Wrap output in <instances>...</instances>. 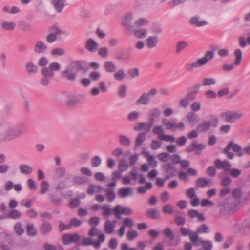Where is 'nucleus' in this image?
Segmentation results:
<instances>
[{"instance_id": "obj_1", "label": "nucleus", "mask_w": 250, "mask_h": 250, "mask_svg": "<svg viewBox=\"0 0 250 250\" xmlns=\"http://www.w3.org/2000/svg\"><path fill=\"white\" fill-rule=\"evenodd\" d=\"M2 130L0 132V142H7L16 139L27 132V127L23 122L14 123L7 117L1 125Z\"/></svg>"}, {"instance_id": "obj_2", "label": "nucleus", "mask_w": 250, "mask_h": 250, "mask_svg": "<svg viewBox=\"0 0 250 250\" xmlns=\"http://www.w3.org/2000/svg\"><path fill=\"white\" fill-rule=\"evenodd\" d=\"M48 62V60L44 56L41 57L38 61V65L42 67L41 71L42 78L40 80V83L43 86H47L50 80L54 76V71L60 69V65L57 62H52L48 67H46Z\"/></svg>"}, {"instance_id": "obj_3", "label": "nucleus", "mask_w": 250, "mask_h": 250, "mask_svg": "<svg viewBox=\"0 0 250 250\" xmlns=\"http://www.w3.org/2000/svg\"><path fill=\"white\" fill-rule=\"evenodd\" d=\"M179 231L183 236L188 235L190 241L194 246L197 247L202 245V248H200L197 250H211L212 249L213 244L211 241L203 240L201 237H199L197 233L190 231V229L182 227L180 229Z\"/></svg>"}, {"instance_id": "obj_4", "label": "nucleus", "mask_w": 250, "mask_h": 250, "mask_svg": "<svg viewBox=\"0 0 250 250\" xmlns=\"http://www.w3.org/2000/svg\"><path fill=\"white\" fill-rule=\"evenodd\" d=\"M231 149L236 152V155L239 157L243 156L244 154L250 155V144L242 148L239 144L235 143L233 141H230L222 151L230 160L233 159L235 155L234 153L230 151Z\"/></svg>"}, {"instance_id": "obj_5", "label": "nucleus", "mask_w": 250, "mask_h": 250, "mask_svg": "<svg viewBox=\"0 0 250 250\" xmlns=\"http://www.w3.org/2000/svg\"><path fill=\"white\" fill-rule=\"evenodd\" d=\"M214 56V52L212 51H208L204 57L198 59L191 63H187L185 64V68L188 71H192L194 68H198L207 64L208 62L211 60Z\"/></svg>"}, {"instance_id": "obj_6", "label": "nucleus", "mask_w": 250, "mask_h": 250, "mask_svg": "<svg viewBox=\"0 0 250 250\" xmlns=\"http://www.w3.org/2000/svg\"><path fill=\"white\" fill-rule=\"evenodd\" d=\"M210 121H205L200 123L197 126L196 129L200 133L206 132L208 131L211 126L215 128L217 126L218 120L217 118L214 115L210 116Z\"/></svg>"}, {"instance_id": "obj_7", "label": "nucleus", "mask_w": 250, "mask_h": 250, "mask_svg": "<svg viewBox=\"0 0 250 250\" xmlns=\"http://www.w3.org/2000/svg\"><path fill=\"white\" fill-rule=\"evenodd\" d=\"M131 51L130 48L118 49L114 52V58L117 60H122L125 62H129L132 61Z\"/></svg>"}, {"instance_id": "obj_8", "label": "nucleus", "mask_w": 250, "mask_h": 250, "mask_svg": "<svg viewBox=\"0 0 250 250\" xmlns=\"http://www.w3.org/2000/svg\"><path fill=\"white\" fill-rule=\"evenodd\" d=\"M157 93L155 88L151 89L148 92L143 93L136 100V104L138 105H147L150 101V98L153 97Z\"/></svg>"}, {"instance_id": "obj_9", "label": "nucleus", "mask_w": 250, "mask_h": 250, "mask_svg": "<svg viewBox=\"0 0 250 250\" xmlns=\"http://www.w3.org/2000/svg\"><path fill=\"white\" fill-rule=\"evenodd\" d=\"M220 116L222 118L225 119L226 122L233 123L241 119L243 116V114L240 112L227 111L222 113Z\"/></svg>"}, {"instance_id": "obj_10", "label": "nucleus", "mask_w": 250, "mask_h": 250, "mask_svg": "<svg viewBox=\"0 0 250 250\" xmlns=\"http://www.w3.org/2000/svg\"><path fill=\"white\" fill-rule=\"evenodd\" d=\"M105 240V236L104 234H100L98 235V239L97 241H94L90 238H85L81 244L84 246L93 245L96 249H98L101 246V244Z\"/></svg>"}, {"instance_id": "obj_11", "label": "nucleus", "mask_w": 250, "mask_h": 250, "mask_svg": "<svg viewBox=\"0 0 250 250\" xmlns=\"http://www.w3.org/2000/svg\"><path fill=\"white\" fill-rule=\"evenodd\" d=\"M70 65L71 68L77 72L83 71L86 72L89 69V66L86 62L82 60L73 61L71 63Z\"/></svg>"}, {"instance_id": "obj_12", "label": "nucleus", "mask_w": 250, "mask_h": 250, "mask_svg": "<svg viewBox=\"0 0 250 250\" xmlns=\"http://www.w3.org/2000/svg\"><path fill=\"white\" fill-rule=\"evenodd\" d=\"M206 148L205 145L203 144H198L196 140H193L191 144L188 146L186 148V151L187 153H190L194 151L195 149V154L200 155L202 153V150Z\"/></svg>"}, {"instance_id": "obj_13", "label": "nucleus", "mask_w": 250, "mask_h": 250, "mask_svg": "<svg viewBox=\"0 0 250 250\" xmlns=\"http://www.w3.org/2000/svg\"><path fill=\"white\" fill-rule=\"evenodd\" d=\"M133 16L131 13H127L124 18L122 25L124 26L126 34H130L131 31L135 27L132 24Z\"/></svg>"}, {"instance_id": "obj_14", "label": "nucleus", "mask_w": 250, "mask_h": 250, "mask_svg": "<svg viewBox=\"0 0 250 250\" xmlns=\"http://www.w3.org/2000/svg\"><path fill=\"white\" fill-rule=\"evenodd\" d=\"M113 212L116 218L120 219L122 214L130 215L132 213V210L128 207H124L122 205H118L114 207Z\"/></svg>"}, {"instance_id": "obj_15", "label": "nucleus", "mask_w": 250, "mask_h": 250, "mask_svg": "<svg viewBox=\"0 0 250 250\" xmlns=\"http://www.w3.org/2000/svg\"><path fill=\"white\" fill-rule=\"evenodd\" d=\"M160 113V111L158 108L152 109L149 111V115L150 118L149 119V122H147L146 133L150 131L154 123L155 119L159 117Z\"/></svg>"}, {"instance_id": "obj_16", "label": "nucleus", "mask_w": 250, "mask_h": 250, "mask_svg": "<svg viewBox=\"0 0 250 250\" xmlns=\"http://www.w3.org/2000/svg\"><path fill=\"white\" fill-rule=\"evenodd\" d=\"M50 201L56 206H60L63 203V194L62 192H55L49 194Z\"/></svg>"}, {"instance_id": "obj_17", "label": "nucleus", "mask_w": 250, "mask_h": 250, "mask_svg": "<svg viewBox=\"0 0 250 250\" xmlns=\"http://www.w3.org/2000/svg\"><path fill=\"white\" fill-rule=\"evenodd\" d=\"M162 169L166 173V179H169L176 175V169L172 164L167 163L162 166Z\"/></svg>"}, {"instance_id": "obj_18", "label": "nucleus", "mask_w": 250, "mask_h": 250, "mask_svg": "<svg viewBox=\"0 0 250 250\" xmlns=\"http://www.w3.org/2000/svg\"><path fill=\"white\" fill-rule=\"evenodd\" d=\"M80 236L77 233L65 234L62 237V241L64 245H69L72 243H77L80 239Z\"/></svg>"}, {"instance_id": "obj_19", "label": "nucleus", "mask_w": 250, "mask_h": 250, "mask_svg": "<svg viewBox=\"0 0 250 250\" xmlns=\"http://www.w3.org/2000/svg\"><path fill=\"white\" fill-rule=\"evenodd\" d=\"M201 86L200 84H197L193 86L188 87L186 94V98L190 101L194 100L196 98V94L199 91Z\"/></svg>"}, {"instance_id": "obj_20", "label": "nucleus", "mask_w": 250, "mask_h": 250, "mask_svg": "<svg viewBox=\"0 0 250 250\" xmlns=\"http://www.w3.org/2000/svg\"><path fill=\"white\" fill-rule=\"evenodd\" d=\"M61 77L71 82H74L76 80L77 74L71 68H67L61 72Z\"/></svg>"}, {"instance_id": "obj_21", "label": "nucleus", "mask_w": 250, "mask_h": 250, "mask_svg": "<svg viewBox=\"0 0 250 250\" xmlns=\"http://www.w3.org/2000/svg\"><path fill=\"white\" fill-rule=\"evenodd\" d=\"M99 44L93 39L90 38L85 42V48L91 53H95L97 51Z\"/></svg>"}, {"instance_id": "obj_22", "label": "nucleus", "mask_w": 250, "mask_h": 250, "mask_svg": "<svg viewBox=\"0 0 250 250\" xmlns=\"http://www.w3.org/2000/svg\"><path fill=\"white\" fill-rule=\"evenodd\" d=\"M225 212L229 214L234 213L238 210V204L234 203H227L224 204Z\"/></svg>"}, {"instance_id": "obj_23", "label": "nucleus", "mask_w": 250, "mask_h": 250, "mask_svg": "<svg viewBox=\"0 0 250 250\" xmlns=\"http://www.w3.org/2000/svg\"><path fill=\"white\" fill-rule=\"evenodd\" d=\"M52 227L50 223L44 221L40 227V231L42 235H46L50 232Z\"/></svg>"}, {"instance_id": "obj_24", "label": "nucleus", "mask_w": 250, "mask_h": 250, "mask_svg": "<svg viewBox=\"0 0 250 250\" xmlns=\"http://www.w3.org/2000/svg\"><path fill=\"white\" fill-rule=\"evenodd\" d=\"M65 0H52V4L54 9L58 13H61L64 7Z\"/></svg>"}, {"instance_id": "obj_25", "label": "nucleus", "mask_w": 250, "mask_h": 250, "mask_svg": "<svg viewBox=\"0 0 250 250\" xmlns=\"http://www.w3.org/2000/svg\"><path fill=\"white\" fill-rule=\"evenodd\" d=\"M199 20L200 17L199 16H194L190 19L189 23L191 25H196L198 27L205 26L208 24V22L206 21H200Z\"/></svg>"}, {"instance_id": "obj_26", "label": "nucleus", "mask_w": 250, "mask_h": 250, "mask_svg": "<svg viewBox=\"0 0 250 250\" xmlns=\"http://www.w3.org/2000/svg\"><path fill=\"white\" fill-rule=\"evenodd\" d=\"M47 49V45L42 41H38L36 42L34 46V51L36 53H42Z\"/></svg>"}, {"instance_id": "obj_27", "label": "nucleus", "mask_w": 250, "mask_h": 250, "mask_svg": "<svg viewBox=\"0 0 250 250\" xmlns=\"http://www.w3.org/2000/svg\"><path fill=\"white\" fill-rule=\"evenodd\" d=\"M25 69L29 74H36L38 72V66L32 62H29L26 64Z\"/></svg>"}, {"instance_id": "obj_28", "label": "nucleus", "mask_w": 250, "mask_h": 250, "mask_svg": "<svg viewBox=\"0 0 250 250\" xmlns=\"http://www.w3.org/2000/svg\"><path fill=\"white\" fill-rule=\"evenodd\" d=\"M158 41L157 36H150L146 40V44L148 48H153L156 46Z\"/></svg>"}, {"instance_id": "obj_29", "label": "nucleus", "mask_w": 250, "mask_h": 250, "mask_svg": "<svg viewBox=\"0 0 250 250\" xmlns=\"http://www.w3.org/2000/svg\"><path fill=\"white\" fill-rule=\"evenodd\" d=\"M134 36L138 39L144 38L147 35V31L145 29H138V28L134 27L131 31Z\"/></svg>"}, {"instance_id": "obj_30", "label": "nucleus", "mask_w": 250, "mask_h": 250, "mask_svg": "<svg viewBox=\"0 0 250 250\" xmlns=\"http://www.w3.org/2000/svg\"><path fill=\"white\" fill-rule=\"evenodd\" d=\"M188 121L191 125H194L199 122L200 119L198 115L194 112H189L187 116Z\"/></svg>"}, {"instance_id": "obj_31", "label": "nucleus", "mask_w": 250, "mask_h": 250, "mask_svg": "<svg viewBox=\"0 0 250 250\" xmlns=\"http://www.w3.org/2000/svg\"><path fill=\"white\" fill-rule=\"evenodd\" d=\"M105 70L108 73H113L116 70V66L112 61H106L104 63Z\"/></svg>"}, {"instance_id": "obj_32", "label": "nucleus", "mask_w": 250, "mask_h": 250, "mask_svg": "<svg viewBox=\"0 0 250 250\" xmlns=\"http://www.w3.org/2000/svg\"><path fill=\"white\" fill-rule=\"evenodd\" d=\"M146 216L149 218L156 219L160 217V213L156 208L149 209L147 211Z\"/></svg>"}, {"instance_id": "obj_33", "label": "nucleus", "mask_w": 250, "mask_h": 250, "mask_svg": "<svg viewBox=\"0 0 250 250\" xmlns=\"http://www.w3.org/2000/svg\"><path fill=\"white\" fill-rule=\"evenodd\" d=\"M210 180L204 177L199 178L196 180V186L198 188H204L209 184Z\"/></svg>"}, {"instance_id": "obj_34", "label": "nucleus", "mask_w": 250, "mask_h": 250, "mask_svg": "<svg viewBox=\"0 0 250 250\" xmlns=\"http://www.w3.org/2000/svg\"><path fill=\"white\" fill-rule=\"evenodd\" d=\"M26 233L27 235L33 237L37 234V229L33 223H28L26 225Z\"/></svg>"}, {"instance_id": "obj_35", "label": "nucleus", "mask_w": 250, "mask_h": 250, "mask_svg": "<svg viewBox=\"0 0 250 250\" xmlns=\"http://www.w3.org/2000/svg\"><path fill=\"white\" fill-rule=\"evenodd\" d=\"M132 189L130 188H124L119 189L118 192V196L121 198H125L129 195L130 193H132Z\"/></svg>"}, {"instance_id": "obj_36", "label": "nucleus", "mask_w": 250, "mask_h": 250, "mask_svg": "<svg viewBox=\"0 0 250 250\" xmlns=\"http://www.w3.org/2000/svg\"><path fill=\"white\" fill-rule=\"evenodd\" d=\"M78 102V99L75 95H68L67 96V99L66 102V104L67 106L71 107L75 105Z\"/></svg>"}, {"instance_id": "obj_37", "label": "nucleus", "mask_w": 250, "mask_h": 250, "mask_svg": "<svg viewBox=\"0 0 250 250\" xmlns=\"http://www.w3.org/2000/svg\"><path fill=\"white\" fill-rule=\"evenodd\" d=\"M102 190V188L100 186H96L92 184L89 185V188L87 190V193L89 195H93L95 192H99Z\"/></svg>"}, {"instance_id": "obj_38", "label": "nucleus", "mask_w": 250, "mask_h": 250, "mask_svg": "<svg viewBox=\"0 0 250 250\" xmlns=\"http://www.w3.org/2000/svg\"><path fill=\"white\" fill-rule=\"evenodd\" d=\"M18 24L20 29L24 32H29L32 30L31 26L25 21H20Z\"/></svg>"}, {"instance_id": "obj_39", "label": "nucleus", "mask_w": 250, "mask_h": 250, "mask_svg": "<svg viewBox=\"0 0 250 250\" xmlns=\"http://www.w3.org/2000/svg\"><path fill=\"white\" fill-rule=\"evenodd\" d=\"M19 169L21 173L25 175H29L31 174L33 171V169L31 167L25 164L20 165Z\"/></svg>"}, {"instance_id": "obj_40", "label": "nucleus", "mask_w": 250, "mask_h": 250, "mask_svg": "<svg viewBox=\"0 0 250 250\" xmlns=\"http://www.w3.org/2000/svg\"><path fill=\"white\" fill-rule=\"evenodd\" d=\"M146 138V132H142L139 133L135 140V146H140L142 143L145 140Z\"/></svg>"}, {"instance_id": "obj_41", "label": "nucleus", "mask_w": 250, "mask_h": 250, "mask_svg": "<svg viewBox=\"0 0 250 250\" xmlns=\"http://www.w3.org/2000/svg\"><path fill=\"white\" fill-rule=\"evenodd\" d=\"M152 132L154 134H158L159 139H161L162 136L164 135V128L162 125H155L153 128Z\"/></svg>"}, {"instance_id": "obj_42", "label": "nucleus", "mask_w": 250, "mask_h": 250, "mask_svg": "<svg viewBox=\"0 0 250 250\" xmlns=\"http://www.w3.org/2000/svg\"><path fill=\"white\" fill-rule=\"evenodd\" d=\"M21 216V214L19 210L16 209H12L8 213L6 217L13 219H16L20 218Z\"/></svg>"}, {"instance_id": "obj_43", "label": "nucleus", "mask_w": 250, "mask_h": 250, "mask_svg": "<svg viewBox=\"0 0 250 250\" xmlns=\"http://www.w3.org/2000/svg\"><path fill=\"white\" fill-rule=\"evenodd\" d=\"M188 46V43L186 41H181L178 42L176 44V53H179Z\"/></svg>"}, {"instance_id": "obj_44", "label": "nucleus", "mask_w": 250, "mask_h": 250, "mask_svg": "<svg viewBox=\"0 0 250 250\" xmlns=\"http://www.w3.org/2000/svg\"><path fill=\"white\" fill-rule=\"evenodd\" d=\"M234 55L235 56V60L234 63L236 65L240 64L242 60V53L240 49H237L234 51Z\"/></svg>"}, {"instance_id": "obj_45", "label": "nucleus", "mask_w": 250, "mask_h": 250, "mask_svg": "<svg viewBox=\"0 0 250 250\" xmlns=\"http://www.w3.org/2000/svg\"><path fill=\"white\" fill-rule=\"evenodd\" d=\"M148 20L146 18H140L136 21L134 23V26L136 28H139L144 25H146L148 24Z\"/></svg>"}, {"instance_id": "obj_46", "label": "nucleus", "mask_w": 250, "mask_h": 250, "mask_svg": "<svg viewBox=\"0 0 250 250\" xmlns=\"http://www.w3.org/2000/svg\"><path fill=\"white\" fill-rule=\"evenodd\" d=\"M116 197V195L114 192L113 189L109 188L106 190V198L108 202H111L113 201Z\"/></svg>"}, {"instance_id": "obj_47", "label": "nucleus", "mask_w": 250, "mask_h": 250, "mask_svg": "<svg viewBox=\"0 0 250 250\" xmlns=\"http://www.w3.org/2000/svg\"><path fill=\"white\" fill-rule=\"evenodd\" d=\"M216 83L215 80L213 78H205L203 79L202 85L203 86H210Z\"/></svg>"}, {"instance_id": "obj_48", "label": "nucleus", "mask_w": 250, "mask_h": 250, "mask_svg": "<svg viewBox=\"0 0 250 250\" xmlns=\"http://www.w3.org/2000/svg\"><path fill=\"white\" fill-rule=\"evenodd\" d=\"M49 185L48 182L47 181H43L40 184V193L41 194H44L46 193V192L49 189Z\"/></svg>"}, {"instance_id": "obj_49", "label": "nucleus", "mask_w": 250, "mask_h": 250, "mask_svg": "<svg viewBox=\"0 0 250 250\" xmlns=\"http://www.w3.org/2000/svg\"><path fill=\"white\" fill-rule=\"evenodd\" d=\"M209 231V228L204 224L197 228L196 232H195V233H197L198 235V234L208 233Z\"/></svg>"}, {"instance_id": "obj_50", "label": "nucleus", "mask_w": 250, "mask_h": 250, "mask_svg": "<svg viewBox=\"0 0 250 250\" xmlns=\"http://www.w3.org/2000/svg\"><path fill=\"white\" fill-rule=\"evenodd\" d=\"M14 230L18 235H21L23 233L24 230L21 223L17 222L16 223L14 226Z\"/></svg>"}, {"instance_id": "obj_51", "label": "nucleus", "mask_w": 250, "mask_h": 250, "mask_svg": "<svg viewBox=\"0 0 250 250\" xmlns=\"http://www.w3.org/2000/svg\"><path fill=\"white\" fill-rule=\"evenodd\" d=\"M65 168L63 167H59L56 169L55 175L58 178H62L65 174Z\"/></svg>"}, {"instance_id": "obj_52", "label": "nucleus", "mask_w": 250, "mask_h": 250, "mask_svg": "<svg viewBox=\"0 0 250 250\" xmlns=\"http://www.w3.org/2000/svg\"><path fill=\"white\" fill-rule=\"evenodd\" d=\"M228 172L232 177L236 178L240 175L242 171L239 169L233 168H230Z\"/></svg>"}, {"instance_id": "obj_53", "label": "nucleus", "mask_w": 250, "mask_h": 250, "mask_svg": "<svg viewBox=\"0 0 250 250\" xmlns=\"http://www.w3.org/2000/svg\"><path fill=\"white\" fill-rule=\"evenodd\" d=\"M125 77L124 70L122 69H119L114 74V78L117 81H122Z\"/></svg>"}, {"instance_id": "obj_54", "label": "nucleus", "mask_w": 250, "mask_h": 250, "mask_svg": "<svg viewBox=\"0 0 250 250\" xmlns=\"http://www.w3.org/2000/svg\"><path fill=\"white\" fill-rule=\"evenodd\" d=\"M86 178L83 176H76L73 178V182L76 185H82L86 182Z\"/></svg>"}, {"instance_id": "obj_55", "label": "nucleus", "mask_w": 250, "mask_h": 250, "mask_svg": "<svg viewBox=\"0 0 250 250\" xmlns=\"http://www.w3.org/2000/svg\"><path fill=\"white\" fill-rule=\"evenodd\" d=\"M91 162L93 167H97L101 165L102 160L99 156H95L91 158Z\"/></svg>"}, {"instance_id": "obj_56", "label": "nucleus", "mask_w": 250, "mask_h": 250, "mask_svg": "<svg viewBox=\"0 0 250 250\" xmlns=\"http://www.w3.org/2000/svg\"><path fill=\"white\" fill-rule=\"evenodd\" d=\"M119 142L123 145L128 146L130 144V141L128 138L125 135H120L119 137Z\"/></svg>"}, {"instance_id": "obj_57", "label": "nucleus", "mask_w": 250, "mask_h": 250, "mask_svg": "<svg viewBox=\"0 0 250 250\" xmlns=\"http://www.w3.org/2000/svg\"><path fill=\"white\" fill-rule=\"evenodd\" d=\"M139 113L136 111H134L130 112L127 116V119L130 122H132L136 120L139 118Z\"/></svg>"}, {"instance_id": "obj_58", "label": "nucleus", "mask_w": 250, "mask_h": 250, "mask_svg": "<svg viewBox=\"0 0 250 250\" xmlns=\"http://www.w3.org/2000/svg\"><path fill=\"white\" fill-rule=\"evenodd\" d=\"M3 29L7 30H13L15 27V24L14 22H4L1 24Z\"/></svg>"}, {"instance_id": "obj_59", "label": "nucleus", "mask_w": 250, "mask_h": 250, "mask_svg": "<svg viewBox=\"0 0 250 250\" xmlns=\"http://www.w3.org/2000/svg\"><path fill=\"white\" fill-rule=\"evenodd\" d=\"M222 167V169H223L224 171L227 173L230 169L231 164L228 160L225 159L223 161Z\"/></svg>"}, {"instance_id": "obj_60", "label": "nucleus", "mask_w": 250, "mask_h": 250, "mask_svg": "<svg viewBox=\"0 0 250 250\" xmlns=\"http://www.w3.org/2000/svg\"><path fill=\"white\" fill-rule=\"evenodd\" d=\"M126 86L125 85H121L118 90V95L121 98H124L126 95Z\"/></svg>"}, {"instance_id": "obj_61", "label": "nucleus", "mask_w": 250, "mask_h": 250, "mask_svg": "<svg viewBox=\"0 0 250 250\" xmlns=\"http://www.w3.org/2000/svg\"><path fill=\"white\" fill-rule=\"evenodd\" d=\"M163 234L166 237L169 238L171 240L174 239V235L169 228H167L164 230Z\"/></svg>"}, {"instance_id": "obj_62", "label": "nucleus", "mask_w": 250, "mask_h": 250, "mask_svg": "<svg viewBox=\"0 0 250 250\" xmlns=\"http://www.w3.org/2000/svg\"><path fill=\"white\" fill-rule=\"evenodd\" d=\"M147 122H139L137 124V125L134 126V130L136 131H139L142 130L146 129V130Z\"/></svg>"}, {"instance_id": "obj_63", "label": "nucleus", "mask_w": 250, "mask_h": 250, "mask_svg": "<svg viewBox=\"0 0 250 250\" xmlns=\"http://www.w3.org/2000/svg\"><path fill=\"white\" fill-rule=\"evenodd\" d=\"M119 171L124 172L126 171L128 168V166L125 160L122 159L120 161L118 166Z\"/></svg>"}, {"instance_id": "obj_64", "label": "nucleus", "mask_w": 250, "mask_h": 250, "mask_svg": "<svg viewBox=\"0 0 250 250\" xmlns=\"http://www.w3.org/2000/svg\"><path fill=\"white\" fill-rule=\"evenodd\" d=\"M170 159L172 162L171 164H172L173 166H174V165L179 164L181 161L180 156L176 153L171 156Z\"/></svg>"}]
</instances>
